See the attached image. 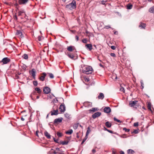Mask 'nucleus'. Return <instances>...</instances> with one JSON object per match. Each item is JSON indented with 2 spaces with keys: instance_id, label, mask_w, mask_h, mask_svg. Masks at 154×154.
Instances as JSON below:
<instances>
[{
  "instance_id": "obj_1",
  "label": "nucleus",
  "mask_w": 154,
  "mask_h": 154,
  "mask_svg": "<svg viewBox=\"0 0 154 154\" xmlns=\"http://www.w3.org/2000/svg\"><path fill=\"white\" fill-rule=\"evenodd\" d=\"M93 69L90 66H84L83 68L82 72L84 73L89 74L92 73Z\"/></svg>"
},
{
  "instance_id": "obj_2",
  "label": "nucleus",
  "mask_w": 154,
  "mask_h": 154,
  "mask_svg": "<svg viewBox=\"0 0 154 154\" xmlns=\"http://www.w3.org/2000/svg\"><path fill=\"white\" fill-rule=\"evenodd\" d=\"M69 6L71 7L72 9H75L76 7V2L75 0H73L72 2L66 5V7L69 8Z\"/></svg>"
},
{
  "instance_id": "obj_3",
  "label": "nucleus",
  "mask_w": 154,
  "mask_h": 154,
  "mask_svg": "<svg viewBox=\"0 0 154 154\" xmlns=\"http://www.w3.org/2000/svg\"><path fill=\"white\" fill-rule=\"evenodd\" d=\"M18 16L21 15L25 17H26V16L24 10H22L18 11Z\"/></svg>"
},
{
  "instance_id": "obj_4",
  "label": "nucleus",
  "mask_w": 154,
  "mask_h": 154,
  "mask_svg": "<svg viewBox=\"0 0 154 154\" xmlns=\"http://www.w3.org/2000/svg\"><path fill=\"white\" fill-rule=\"evenodd\" d=\"M138 102L137 101L134 100L131 101L129 102V105L131 107H134L137 106L136 104Z\"/></svg>"
},
{
  "instance_id": "obj_5",
  "label": "nucleus",
  "mask_w": 154,
  "mask_h": 154,
  "mask_svg": "<svg viewBox=\"0 0 154 154\" xmlns=\"http://www.w3.org/2000/svg\"><path fill=\"white\" fill-rule=\"evenodd\" d=\"M10 61V59L8 58L5 57L2 59L1 62H2L4 64H6L9 62Z\"/></svg>"
},
{
  "instance_id": "obj_6",
  "label": "nucleus",
  "mask_w": 154,
  "mask_h": 154,
  "mask_svg": "<svg viewBox=\"0 0 154 154\" xmlns=\"http://www.w3.org/2000/svg\"><path fill=\"white\" fill-rule=\"evenodd\" d=\"M30 74L32 76L33 78L35 79V69H33L30 71Z\"/></svg>"
},
{
  "instance_id": "obj_7",
  "label": "nucleus",
  "mask_w": 154,
  "mask_h": 154,
  "mask_svg": "<svg viewBox=\"0 0 154 154\" xmlns=\"http://www.w3.org/2000/svg\"><path fill=\"white\" fill-rule=\"evenodd\" d=\"M101 115V113L100 112H97L92 116V117L93 119H95L97 117H98L100 116Z\"/></svg>"
},
{
  "instance_id": "obj_8",
  "label": "nucleus",
  "mask_w": 154,
  "mask_h": 154,
  "mask_svg": "<svg viewBox=\"0 0 154 154\" xmlns=\"http://www.w3.org/2000/svg\"><path fill=\"white\" fill-rule=\"evenodd\" d=\"M51 91L50 89L48 87H45L43 89V91L45 94H48Z\"/></svg>"
},
{
  "instance_id": "obj_9",
  "label": "nucleus",
  "mask_w": 154,
  "mask_h": 154,
  "mask_svg": "<svg viewBox=\"0 0 154 154\" xmlns=\"http://www.w3.org/2000/svg\"><path fill=\"white\" fill-rule=\"evenodd\" d=\"M60 111L61 112H63L65 110V107L64 105L61 104L59 107Z\"/></svg>"
},
{
  "instance_id": "obj_10",
  "label": "nucleus",
  "mask_w": 154,
  "mask_h": 154,
  "mask_svg": "<svg viewBox=\"0 0 154 154\" xmlns=\"http://www.w3.org/2000/svg\"><path fill=\"white\" fill-rule=\"evenodd\" d=\"M29 0H18V3L20 5H25L28 2Z\"/></svg>"
},
{
  "instance_id": "obj_11",
  "label": "nucleus",
  "mask_w": 154,
  "mask_h": 154,
  "mask_svg": "<svg viewBox=\"0 0 154 154\" xmlns=\"http://www.w3.org/2000/svg\"><path fill=\"white\" fill-rule=\"evenodd\" d=\"M51 115L52 116L54 115H57L58 114V109H57L56 110L53 109V110H52L51 112Z\"/></svg>"
},
{
  "instance_id": "obj_12",
  "label": "nucleus",
  "mask_w": 154,
  "mask_h": 154,
  "mask_svg": "<svg viewBox=\"0 0 154 154\" xmlns=\"http://www.w3.org/2000/svg\"><path fill=\"white\" fill-rule=\"evenodd\" d=\"M75 49V47L73 46H70L67 47V50L69 51H72Z\"/></svg>"
},
{
  "instance_id": "obj_13",
  "label": "nucleus",
  "mask_w": 154,
  "mask_h": 154,
  "mask_svg": "<svg viewBox=\"0 0 154 154\" xmlns=\"http://www.w3.org/2000/svg\"><path fill=\"white\" fill-rule=\"evenodd\" d=\"M46 75V74L45 73H43L41 76L40 77H39V79L42 81H44Z\"/></svg>"
},
{
  "instance_id": "obj_14",
  "label": "nucleus",
  "mask_w": 154,
  "mask_h": 154,
  "mask_svg": "<svg viewBox=\"0 0 154 154\" xmlns=\"http://www.w3.org/2000/svg\"><path fill=\"white\" fill-rule=\"evenodd\" d=\"M111 110L110 108L109 107H105L103 109L104 112L106 113H109L110 112Z\"/></svg>"
},
{
  "instance_id": "obj_15",
  "label": "nucleus",
  "mask_w": 154,
  "mask_h": 154,
  "mask_svg": "<svg viewBox=\"0 0 154 154\" xmlns=\"http://www.w3.org/2000/svg\"><path fill=\"white\" fill-rule=\"evenodd\" d=\"M86 48L89 50L91 51L92 49V46L91 44H87L85 45V46Z\"/></svg>"
},
{
  "instance_id": "obj_16",
  "label": "nucleus",
  "mask_w": 154,
  "mask_h": 154,
  "mask_svg": "<svg viewBox=\"0 0 154 154\" xmlns=\"http://www.w3.org/2000/svg\"><path fill=\"white\" fill-rule=\"evenodd\" d=\"M63 120V119L62 118H60L56 119L54 120V122L55 123H58L61 122Z\"/></svg>"
},
{
  "instance_id": "obj_17",
  "label": "nucleus",
  "mask_w": 154,
  "mask_h": 154,
  "mask_svg": "<svg viewBox=\"0 0 154 154\" xmlns=\"http://www.w3.org/2000/svg\"><path fill=\"white\" fill-rule=\"evenodd\" d=\"M16 34L19 37L22 38V32L20 30H17V31Z\"/></svg>"
},
{
  "instance_id": "obj_18",
  "label": "nucleus",
  "mask_w": 154,
  "mask_h": 154,
  "mask_svg": "<svg viewBox=\"0 0 154 154\" xmlns=\"http://www.w3.org/2000/svg\"><path fill=\"white\" fill-rule=\"evenodd\" d=\"M146 25L145 23H141L139 25V27L141 29H145L146 27Z\"/></svg>"
},
{
  "instance_id": "obj_19",
  "label": "nucleus",
  "mask_w": 154,
  "mask_h": 154,
  "mask_svg": "<svg viewBox=\"0 0 154 154\" xmlns=\"http://www.w3.org/2000/svg\"><path fill=\"white\" fill-rule=\"evenodd\" d=\"M104 97V95L103 93H100L98 97V99H103Z\"/></svg>"
},
{
  "instance_id": "obj_20",
  "label": "nucleus",
  "mask_w": 154,
  "mask_h": 154,
  "mask_svg": "<svg viewBox=\"0 0 154 154\" xmlns=\"http://www.w3.org/2000/svg\"><path fill=\"white\" fill-rule=\"evenodd\" d=\"M105 125L107 128H110L112 126V124L109 122H107L105 123Z\"/></svg>"
},
{
  "instance_id": "obj_21",
  "label": "nucleus",
  "mask_w": 154,
  "mask_h": 154,
  "mask_svg": "<svg viewBox=\"0 0 154 154\" xmlns=\"http://www.w3.org/2000/svg\"><path fill=\"white\" fill-rule=\"evenodd\" d=\"M91 131V130L90 129V128L89 127H88L87 128V130L86 131V137H87L88 136V134H89V133Z\"/></svg>"
},
{
  "instance_id": "obj_22",
  "label": "nucleus",
  "mask_w": 154,
  "mask_h": 154,
  "mask_svg": "<svg viewBox=\"0 0 154 154\" xmlns=\"http://www.w3.org/2000/svg\"><path fill=\"white\" fill-rule=\"evenodd\" d=\"M35 91H34L31 95L33 96L35 95L36 93V91H37V93H38V88H35Z\"/></svg>"
},
{
  "instance_id": "obj_23",
  "label": "nucleus",
  "mask_w": 154,
  "mask_h": 154,
  "mask_svg": "<svg viewBox=\"0 0 154 154\" xmlns=\"http://www.w3.org/2000/svg\"><path fill=\"white\" fill-rule=\"evenodd\" d=\"M128 154H133L134 152V150L131 149H129L127 151Z\"/></svg>"
},
{
  "instance_id": "obj_24",
  "label": "nucleus",
  "mask_w": 154,
  "mask_h": 154,
  "mask_svg": "<svg viewBox=\"0 0 154 154\" xmlns=\"http://www.w3.org/2000/svg\"><path fill=\"white\" fill-rule=\"evenodd\" d=\"M73 132V131L72 129H70L66 132V134H71Z\"/></svg>"
},
{
  "instance_id": "obj_25",
  "label": "nucleus",
  "mask_w": 154,
  "mask_h": 154,
  "mask_svg": "<svg viewBox=\"0 0 154 154\" xmlns=\"http://www.w3.org/2000/svg\"><path fill=\"white\" fill-rule=\"evenodd\" d=\"M79 125V123L74 124L73 126V128L74 129H77V128H78V127Z\"/></svg>"
},
{
  "instance_id": "obj_26",
  "label": "nucleus",
  "mask_w": 154,
  "mask_h": 154,
  "mask_svg": "<svg viewBox=\"0 0 154 154\" xmlns=\"http://www.w3.org/2000/svg\"><path fill=\"white\" fill-rule=\"evenodd\" d=\"M68 56L69 58H71L72 59H74V56L73 54H68Z\"/></svg>"
},
{
  "instance_id": "obj_27",
  "label": "nucleus",
  "mask_w": 154,
  "mask_h": 154,
  "mask_svg": "<svg viewBox=\"0 0 154 154\" xmlns=\"http://www.w3.org/2000/svg\"><path fill=\"white\" fill-rule=\"evenodd\" d=\"M45 136L46 137L48 138V139L50 138L51 136L48 132H46L45 133Z\"/></svg>"
},
{
  "instance_id": "obj_28",
  "label": "nucleus",
  "mask_w": 154,
  "mask_h": 154,
  "mask_svg": "<svg viewBox=\"0 0 154 154\" xmlns=\"http://www.w3.org/2000/svg\"><path fill=\"white\" fill-rule=\"evenodd\" d=\"M69 141L68 140H64L61 142V144L63 145H66L68 143Z\"/></svg>"
},
{
  "instance_id": "obj_29",
  "label": "nucleus",
  "mask_w": 154,
  "mask_h": 154,
  "mask_svg": "<svg viewBox=\"0 0 154 154\" xmlns=\"http://www.w3.org/2000/svg\"><path fill=\"white\" fill-rule=\"evenodd\" d=\"M149 11L151 13H154V6L150 8L149 10Z\"/></svg>"
},
{
  "instance_id": "obj_30",
  "label": "nucleus",
  "mask_w": 154,
  "mask_h": 154,
  "mask_svg": "<svg viewBox=\"0 0 154 154\" xmlns=\"http://www.w3.org/2000/svg\"><path fill=\"white\" fill-rule=\"evenodd\" d=\"M54 97V96L52 94H50L48 95V96L47 97V98L48 99H51L53 98Z\"/></svg>"
},
{
  "instance_id": "obj_31",
  "label": "nucleus",
  "mask_w": 154,
  "mask_h": 154,
  "mask_svg": "<svg viewBox=\"0 0 154 154\" xmlns=\"http://www.w3.org/2000/svg\"><path fill=\"white\" fill-rule=\"evenodd\" d=\"M98 109H97V108H93L91 109H90L89 110V111L90 112H95Z\"/></svg>"
},
{
  "instance_id": "obj_32",
  "label": "nucleus",
  "mask_w": 154,
  "mask_h": 154,
  "mask_svg": "<svg viewBox=\"0 0 154 154\" xmlns=\"http://www.w3.org/2000/svg\"><path fill=\"white\" fill-rule=\"evenodd\" d=\"M132 5L131 4H128L127 5V8L128 9H130L132 8Z\"/></svg>"
},
{
  "instance_id": "obj_33",
  "label": "nucleus",
  "mask_w": 154,
  "mask_h": 154,
  "mask_svg": "<svg viewBox=\"0 0 154 154\" xmlns=\"http://www.w3.org/2000/svg\"><path fill=\"white\" fill-rule=\"evenodd\" d=\"M23 57L25 59H27L28 58V56L27 54H24L23 55Z\"/></svg>"
},
{
  "instance_id": "obj_34",
  "label": "nucleus",
  "mask_w": 154,
  "mask_h": 154,
  "mask_svg": "<svg viewBox=\"0 0 154 154\" xmlns=\"http://www.w3.org/2000/svg\"><path fill=\"white\" fill-rule=\"evenodd\" d=\"M147 107L148 109L150 110V111H151V104L150 103H148L147 105Z\"/></svg>"
},
{
  "instance_id": "obj_35",
  "label": "nucleus",
  "mask_w": 154,
  "mask_h": 154,
  "mask_svg": "<svg viewBox=\"0 0 154 154\" xmlns=\"http://www.w3.org/2000/svg\"><path fill=\"white\" fill-rule=\"evenodd\" d=\"M33 84L35 86H37L38 85V83L37 81H33Z\"/></svg>"
},
{
  "instance_id": "obj_36",
  "label": "nucleus",
  "mask_w": 154,
  "mask_h": 154,
  "mask_svg": "<svg viewBox=\"0 0 154 154\" xmlns=\"http://www.w3.org/2000/svg\"><path fill=\"white\" fill-rule=\"evenodd\" d=\"M114 120L115 121L117 122H119V123H121L122 122L120 120L117 119L116 118H114Z\"/></svg>"
},
{
  "instance_id": "obj_37",
  "label": "nucleus",
  "mask_w": 154,
  "mask_h": 154,
  "mask_svg": "<svg viewBox=\"0 0 154 154\" xmlns=\"http://www.w3.org/2000/svg\"><path fill=\"white\" fill-rule=\"evenodd\" d=\"M140 83H141V87H142V89L144 87V84H143V81H142V80L141 81H140Z\"/></svg>"
},
{
  "instance_id": "obj_38",
  "label": "nucleus",
  "mask_w": 154,
  "mask_h": 154,
  "mask_svg": "<svg viewBox=\"0 0 154 154\" xmlns=\"http://www.w3.org/2000/svg\"><path fill=\"white\" fill-rule=\"evenodd\" d=\"M82 41L84 43H86L87 42V40L86 38H83Z\"/></svg>"
},
{
  "instance_id": "obj_39",
  "label": "nucleus",
  "mask_w": 154,
  "mask_h": 154,
  "mask_svg": "<svg viewBox=\"0 0 154 154\" xmlns=\"http://www.w3.org/2000/svg\"><path fill=\"white\" fill-rule=\"evenodd\" d=\"M84 79L85 81L87 82H88L90 81L89 79V78L86 77L84 78Z\"/></svg>"
},
{
  "instance_id": "obj_40",
  "label": "nucleus",
  "mask_w": 154,
  "mask_h": 154,
  "mask_svg": "<svg viewBox=\"0 0 154 154\" xmlns=\"http://www.w3.org/2000/svg\"><path fill=\"white\" fill-rule=\"evenodd\" d=\"M57 135L59 137H61L62 136V134L61 133L58 132L57 134Z\"/></svg>"
},
{
  "instance_id": "obj_41",
  "label": "nucleus",
  "mask_w": 154,
  "mask_h": 154,
  "mask_svg": "<svg viewBox=\"0 0 154 154\" xmlns=\"http://www.w3.org/2000/svg\"><path fill=\"white\" fill-rule=\"evenodd\" d=\"M87 138H88V136H87V137H86L85 136V137L83 139V140L81 143V144H82L85 141V140H86L87 139Z\"/></svg>"
},
{
  "instance_id": "obj_42",
  "label": "nucleus",
  "mask_w": 154,
  "mask_h": 154,
  "mask_svg": "<svg viewBox=\"0 0 154 154\" xmlns=\"http://www.w3.org/2000/svg\"><path fill=\"white\" fill-rule=\"evenodd\" d=\"M123 130L126 132H128L130 131L129 129H127L126 128H124Z\"/></svg>"
},
{
  "instance_id": "obj_43",
  "label": "nucleus",
  "mask_w": 154,
  "mask_h": 154,
  "mask_svg": "<svg viewBox=\"0 0 154 154\" xmlns=\"http://www.w3.org/2000/svg\"><path fill=\"white\" fill-rule=\"evenodd\" d=\"M109 28H111V27L109 25H108L107 26H106L104 27V28L106 29H109Z\"/></svg>"
},
{
  "instance_id": "obj_44",
  "label": "nucleus",
  "mask_w": 154,
  "mask_h": 154,
  "mask_svg": "<svg viewBox=\"0 0 154 154\" xmlns=\"http://www.w3.org/2000/svg\"><path fill=\"white\" fill-rule=\"evenodd\" d=\"M138 132L139 131L138 130H134L133 132V133L136 134L138 133Z\"/></svg>"
},
{
  "instance_id": "obj_45",
  "label": "nucleus",
  "mask_w": 154,
  "mask_h": 154,
  "mask_svg": "<svg viewBox=\"0 0 154 154\" xmlns=\"http://www.w3.org/2000/svg\"><path fill=\"white\" fill-rule=\"evenodd\" d=\"M49 77L51 79H53L54 77V76L53 74L52 73H50L49 75Z\"/></svg>"
},
{
  "instance_id": "obj_46",
  "label": "nucleus",
  "mask_w": 154,
  "mask_h": 154,
  "mask_svg": "<svg viewBox=\"0 0 154 154\" xmlns=\"http://www.w3.org/2000/svg\"><path fill=\"white\" fill-rule=\"evenodd\" d=\"M65 116L67 118H69V115L68 113L65 114Z\"/></svg>"
},
{
  "instance_id": "obj_47",
  "label": "nucleus",
  "mask_w": 154,
  "mask_h": 154,
  "mask_svg": "<svg viewBox=\"0 0 154 154\" xmlns=\"http://www.w3.org/2000/svg\"><path fill=\"white\" fill-rule=\"evenodd\" d=\"M134 126L135 127H137L138 126V122H135L134 124Z\"/></svg>"
},
{
  "instance_id": "obj_48",
  "label": "nucleus",
  "mask_w": 154,
  "mask_h": 154,
  "mask_svg": "<svg viewBox=\"0 0 154 154\" xmlns=\"http://www.w3.org/2000/svg\"><path fill=\"white\" fill-rule=\"evenodd\" d=\"M120 91H123V92H125V89L124 88H123V87H121L120 88Z\"/></svg>"
},
{
  "instance_id": "obj_49",
  "label": "nucleus",
  "mask_w": 154,
  "mask_h": 154,
  "mask_svg": "<svg viewBox=\"0 0 154 154\" xmlns=\"http://www.w3.org/2000/svg\"><path fill=\"white\" fill-rule=\"evenodd\" d=\"M110 55L112 57H116L115 54L112 53L110 54Z\"/></svg>"
},
{
  "instance_id": "obj_50",
  "label": "nucleus",
  "mask_w": 154,
  "mask_h": 154,
  "mask_svg": "<svg viewBox=\"0 0 154 154\" xmlns=\"http://www.w3.org/2000/svg\"><path fill=\"white\" fill-rule=\"evenodd\" d=\"M111 48L113 50H115L116 49V47L115 46H112L111 47Z\"/></svg>"
},
{
  "instance_id": "obj_51",
  "label": "nucleus",
  "mask_w": 154,
  "mask_h": 154,
  "mask_svg": "<svg viewBox=\"0 0 154 154\" xmlns=\"http://www.w3.org/2000/svg\"><path fill=\"white\" fill-rule=\"evenodd\" d=\"M75 39L76 40V41H77L79 40V37L78 36L76 35L75 36Z\"/></svg>"
},
{
  "instance_id": "obj_52",
  "label": "nucleus",
  "mask_w": 154,
  "mask_h": 154,
  "mask_svg": "<svg viewBox=\"0 0 154 154\" xmlns=\"http://www.w3.org/2000/svg\"><path fill=\"white\" fill-rule=\"evenodd\" d=\"M107 131H108L109 133H112V134L113 133V131H111V130H109V129Z\"/></svg>"
},
{
  "instance_id": "obj_53",
  "label": "nucleus",
  "mask_w": 154,
  "mask_h": 154,
  "mask_svg": "<svg viewBox=\"0 0 154 154\" xmlns=\"http://www.w3.org/2000/svg\"><path fill=\"white\" fill-rule=\"evenodd\" d=\"M101 4L103 5H105L106 2L104 1H101Z\"/></svg>"
},
{
  "instance_id": "obj_54",
  "label": "nucleus",
  "mask_w": 154,
  "mask_h": 154,
  "mask_svg": "<svg viewBox=\"0 0 154 154\" xmlns=\"http://www.w3.org/2000/svg\"><path fill=\"white\" fill-rule=\"evenodd\" d=\"M35 134L37 136H38V130H37L36 131V132L35 133Z\"/></svg>"
},
{
  "instance_id": "obj_55",
  "label": "nucleus",
  "mask_w": 154,
  "mask_h": 154,
  "mask_svg": "<svg viewBox=\"0 0 154 154\" xmlns=\"http://www.w3.org/2000/svg\"><path fill=\"white\" fill-rule=\"evenodd\" d=\"M92 152L93 153H95V152L96 150H95V149H92Z\"/></svg>"
},
{
  "instance_id": "obj_56",
  "label": "nucleus",
  "mask_w": 154,
  "mask_h": 154,
  "mask_svg": "<svg viewBox=\"0 0 154 154\" xmlns=\"http://www.w3.org/2000/svg\"><path fill=\"white\" fill-rule=\"evenodd\" d=\"M120 153V154H125L124 152L122 151H121Z\"/></svg>"
},
{
  "instance_id": "obj_57",
  "label": "nucleus",
  "mask_w": 154,
  "mask_h": 154,
  "mask_svg": "<svg viewBox=\"0 0 154 154\" xmlns=\"http://www.w3.org/2000/svg\"><path fill=\"white\" fill-rule=\"evenodd\" d=\"M54 141L55 142H56L57 143H58V140H56L55 138H54Z\"/></svg>"
},
{
  "instance_id": "obj_58",
  "label": "nucleus",
  "mask_w": 154,
  "mask_h": 154,
  "mask_svg": "<svg viewBox=\"0 0 154 154\" xmlns=\"http://www.w3.org/2000/svg\"><path fill=\"white\" fill-rule=\"evenodd\" d=\"M43 37H39V41H40L41 40H42V39H43Z\"/></svg>"
},
{
  "instance_id": "obj_59",
  "label": "nucleus",
  "mask_w": 154,
  "mask_h": 154,
  "mask_svg": "<svg viewBox=\"0 0 154 154\" xmlns=\"http://www.w3.org/2000/svg\"><path fill=\"white\" fill-rule=\"evenodd\" d=\"M21 120L22 121H24L25 120L23 118V117H21Z\"/></svg>"
},
{
  "instance_id": "obj_60",
  "label": "nucleus",
  "mask_w": 154,
  "mask_h": 154,
  "mask_svg": "<svg viewBox=\"0 0 154 154\" xmlns=\"http://www.w3.org/2000/svg\"><path fill=\"white\" fill-rule=\"evenodd\" d=\"M56 149V150L59 151L60 150V149L58 147H57Z\"/></svg>"
},
{
  "instance_id": "obj_61",
  "label": "nucleus",
  "mask_w": 154,
  "mask_h": 154,
  "mask_svg": "<svg viewBox=\"0 0 154 154\" xmlns=\"http://www.w3.org/2000/svg\"><path fill=\"white\" fill-rule=\"evenodd\" d=\"M104 130L105 131H107L108 129H107L105 127H104Z\"/></svg>"
},
{
  "instance_id": "obj_62",
  "label": "nucleus",
  "mask_w": 154,
  "mask_h": 154,
  "mask_svg": "<svg viewBox=\"0 0 154 154\" xmlns=\"http://www.w3.org/2000/svg\"><path fill=\"white\" fill-rule=\"evenodd\" d=\"M31 97L32 98V100H34V96H31Z\"/></svg>"
},
{
  "instance_id": "obj_63",
  "label": "nucleus",
  "mask_w": 154,
  "mask_h": 154,
  "mask_svg": "<svg viewBox=\"0 0 154 154\" xmlns=\"http://www.w3.org/2000/svg\"><path fill=\"white\" fill-rule=\"evenodd\" d=\"M76 134H77V137L78 138L79 137V136L78 133H77Z\"/></svg>"
},
{
  "instance_id": "obj_64",
  "label": "nucleus",
  "mask_w": 154,
  "mask_h": 154,
  "mask_svg": "<svg viewBox=\"0 0 154 154\" xmlns=\"http://www.w3.org/2000/svg\"><path fill=\"white\" fill-rule=\"evenodd\" d=\"M112 154H116V153L115 152H112Z\"/></svg>"
}]
</instances>
